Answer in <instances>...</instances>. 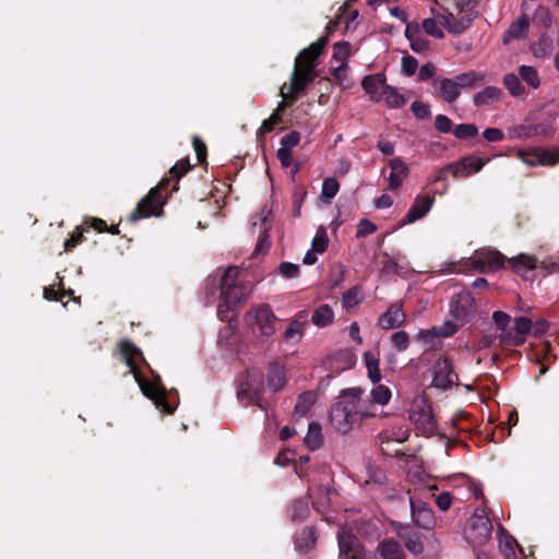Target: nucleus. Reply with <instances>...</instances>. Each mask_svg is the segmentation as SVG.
Instances as JSON below:
<instances>
[{
    "instance_id": "obj_1",
    "label": "nucleus",
    "mask_w": 559,
    "mask_h": 559,
    "mask_svg": "<svg viewBox=\"0 0 559 559\" xmlns=\"http://www.w3.org/2000/svg\"><path fill=\"white\" fill-rule=\"evenodd\" d=\"M328 43V36L320 37L317 41L304 49L295 60L294 71L289 83L281 87L283 100L278 104L274 114L281 118V114L288 105L295 102L298 94L302 93L313 81L316 60L321 55Z\"/></svg>"
},
{
    "instance_id": "obj_2",
    "label": "nucleus",
    "mask_w": 559,
    "mask_h": 559,
    "mask_svg": "<svg viewBox=\"0 0 559 559\" xmlns=\"http://www.w3.org/2000/svg\"><path fill=\"white\" fill-rule=\"evenodd\" d=\"M362 394L360 388L346 389L341 400L332 407L331 423L341 433H347L359 419L376 416L362 399Z\"/></svg>"
},
{
    "instance_id": "obj_3",
    "label": "nucleus",
    "mask_w": 559,
    "mask_h": 559,
    "mask_svg": "<svg viewBox=\"0 0 559 559\" xmlns=\"http://www.w3.org/2000/svg\"><path fill=\"white\" fill-rule=\"evenodd\" d=\"M238 267L229 266L222 276V292L217 314L221 320L228 321V326L222 330L219 334V342H223L224 337L235 334L236 326L231 324L229 312L234 311L250 294V289L238 282Z\"/></svg>"
},
{
    "instance_id": "obj_4",
    "label": "nucleus",
    "mask_w": 559,
    "mask_h": 559,
    "mask_svg": "<svg viewBox=\"0 0 559 559\" xmlns=\"http://www.w3.org/2000/svg\"><path fill=\"white\" fill-rule=\"evenodd\" d=\"M277 318L266 304L252 306L243 316L245 329L252 345L267 343L276 331Z\"/></svg>"
},
{
    "instance_id": "obj_5",
    "label": "nucleus",
    "mask_w": 559,
    "mask_h": 559,
    "mask_svg": "<svg viewBox=\"0 0 559 559\" xmlns=\"http://www.w3.org/2000/svg\"><path fill=\"white\" fill-rule=\"evenodd\" d=\"M120 353L126 364L130 367L129 372L133 374L142 393L150 400L154 401L156 407L162 412L167 414L173 413L174 409L166 402V392L159 383L157 381H147L140 376L136 368V361L142 358V353L128 341H123L120 344Z\"/></svg>"
},
{
    "instance_id": "obj_6",
    "label": "nucleus",
    "mask_w": 559,
    "mask_h": 559,
    "mask_svg": "<svg viewBox=\"0 0 559 559\" xmlns=\"http://www.w3.org/2000/svg\"><path fill=\"white\" fill-rule=\"evenodd\" d=\"M264 392V374L259 368H250L240 376L237 386V399L245 405H255L264 408L262 396Z\"/></svg>"
},
{
    "instance_id": "obj_7",
    "label": "nucleus",
    "mask_w": 559,
    "mask_h": 559,
    "mask_svg": "<svg viewBox=\"0 0 559 559\" xmlns=\"http://www.w3.org/2000/svg\"><path fill=\"white\" fill-rule=\"evenodd\" d=\"M408 418L421 435L431 436L437 431V420L425 395L413 399L408 408Z\"/></svg>"
},
{
    "instance_id": "obj_8",
    "label": "nucleus",
    "mask_w": 559,
    "mask_h": 559,
    "mask_svg": "<svg viewBox=\"0 0 559 559\" xmlns=\"http://www.w3.org/2000/svg\"><path fill=\"white\" fill-rule=\"evenodd\" d=\"M492 533V525L484 509H476L467 521L465 536L473 545L486 544Z\"/></svg>"
},
{
    "instance_id": "obj_9",
    "label": "nucleus",
    "mask_w": 559,
    "mask_h": 559,
    "mask_svg": "<svg viewBox=\"0 0 559 559\" xmlns=\"http://www.w3.org/2000/svg\"><path fill=\"white\" fill-rule=\"evenodd\" d=\"M475 2L476 0H457L456 7L460 10V13H463V16L456 19L452 13L447 12L445 14L440 15L443 26L453 34L464 32L475 17V13L473 12Z\"/></svg>"
},
{
    "instance_id": "obj_10",
    "label": "nucleus",
    "mask_w": 559,
    "mask_h": 559,
    "mask_svg": "<svg viewBox=\"0 0 559 559\" xmlns=\"http://www.w3.org/2000/svg\"><path fill=\"white\" fill-rule=\"evenodd\" d=\"M168 182V179L162 180L155 189H152L150 193L140 201L135 211L130 215V219L134 222L152 215H159V210L165 202L159 191L163 190Z\"/></svg>"
},
{
    "instance_id": "obj_11",
    "label": "nucleus",
    "mask_w": 559,
    "mask_h": 559,
    "mask_svg": "<svg viewBox=\"0 0 559 559\" xmlns=\"http://www.w3.org/2000/svg\"><path fill=\"white\" fill-rule=\"evenodd\" d=\"M516 155L528 166L551 167L559 163V148L534 147L526 151L520 150Z\"/></svg>"
},
{
    "instance_id": "obj_12",
    "label": "nucleus",
    "mask_w": 559,
    "mask_h": 559,
    "mask_svg": "<svg viewBox=\"0 0 559 559\" xmlns=\"http://www.w3.org/2000/svg\"><path fill=\"white\" fill-rule=\"evenodd\" d=\"M504 257L497 250L484 248L469 258L473 267L481 273L496 272L504 265Z\"/></svg>"
},
{
    "instance_id": "obj_13",
    "label": "nucleus",
    "mask_w": 559,
    "mask_h": 559,
    "mask_svg": "<svg viewBox=\"0 0 559 559\" xmlns=\"http://www.w3.org/2000/svg\"><path fill=\"white\" fill-rule=\"evenodd\" d=\"M338 547L341 556L346 559H374L365 552L357 538L344 528L338 533Z\"/></svg>"
},
{
    "instance_id": "obj_14",
    "label": "nucleus",
    "mask_w": 559,
    "mask_h": 559,
    "mask_svg": "<svg viewBox=\"0 0 559 559\" xmlns=\"http://www.w3.org/2000/svg\"><path fill=\"white\" fill-rule=\"evenodd\" d=\"M308 312L305 310L298 311L287 323L284 332L283 338L286 343L296 345L298 344L304 335L305 330L308 324Z\"/></svg>"
},
{
    "instance_id": "obj_15",
    "label": "nucleus",
    "mask_w": 559,
    "mask_h": 559,
    "mask_svg": "<svg viewBox=\"0 0 559 559\" xmlns=\"http://www.w3.org/2000/svg\"><path fill=\"white\" fill-rule=\"evenodd\" d=\"M474 311L473 298L468 292L459 293L450 305V313L460 324H464Z\"/></svg>"
},
{
    "instance_id": "obj_16",
    "label": "nucleus",
    "mask_w": 559,
    "mask_h": 559,
    "mask_svg": "<svg viewBox=\"0 0 559 559\" xmlns=\"http://www.w3.org/2000/svg\"><path fill=\"white\" fill-rule=\"evenodd\" d=\"M456 379L448 359L440 358L436 361L432 379L433 386L445 390L454 384Z\"/></svg>"
},
{
    "instance_id": "obj_17",
    "label": "nucleus",
    "mask_w": 559,
    "mask_h": 559,
    "mask_svg": "<svg viewBox=\"0 0 559 559\" xmlns=\"http://www.w3.org/2000/svg\"><path fill=\"white\" fill-rule=\"evenodd\" d=\"M492 319L497 329L500 331L499 344L519 346L523 343L522 337L512 336V333L508 330L511 320L509 314L502 311H496L492 314Z\"/></svg>"
},
{
    "instance_id": "obj_18",
    "label": "nucleus",
    "mask_w": 559,
    "mask_h": 559,
    "mask_svg": "<svg viewBox=\"0 0 559 559\" xmlns=\"http://www.w3.org/2000/svg\"><path fill=\"white\" fill-rule=\"evenodd\" d=\"M435 202V198L429 194H419L416 197L413 205L409 207L406 216L405 223H414L420 218H423L432 207Z\"/></svg>"
},
{
    "instance_id": "obj_19",
    "label": "nucleus",
    "mask_w": 559,
    "mask_h": 559,
    "mask_svg": "<svg viewBox=\"0 0 559 559\" xmlns=\"http://www.w3.org/2000/svg\"><path fill=\"white\" fill-rule=\"evenodd\" d=\"M485 164L486 160L481 158L466 157L455 164L449 165V169H451L454 177L464 178L474 173H478Z\"/></svg>"
},
{
    "instance_id": "obj_20",
    "label": "nucleus",
    "mask_w": 559,
    "mask_h": 559,
    "mask_svg": "<svg viewBox=\"0 0 559 559\" xmlns=\"http://www.w3.org/2000/svg\"><path fill=\"white\" fill-rule=\"evenodd\" d=\"M404 321L405 314L403 312V305L396 302L379 318L378 325L384 330H390L401 326Z\"/></svg>"
},
{
    "instance_id": "obj_21",
    "label": "nucleus",
    "mask_w": 559,
    "mask_h": 559,
    "mask_svg": "<svg viewBox=\"0 0 559 559\" xmlns=\"http://www.w3.org/2000/svg\"><path fill=\"white\" fill-rule=\"evenodd\" d=\"M385 76L383 74L367 75L362 80V88L369 98L373 102H380L386 88Z\"/></svg>"
},
{
    "instance_id": "obj_22",
    "label": "nucleus",
    "mask_w": 559,
    "mask_h": 559,
    "mask_svg": "<svg viewBox=\"0 0 559 559\" xmlns=\"http://www.w3.org/2000/svg\"><path fill=\"white\" fill-rule=\"evenodd\" d=\"M510 264L513 271L524 278H530L531 273L537 267L535 258L524 253L511 259Z\"/></svg>"
},
{
    "instance_id": "obj_23",
    "label": "nucleus",
    "mask_w": 559,
    "mask_h": 559,
    "mask_svg": "<svg viewBox=\"0 0 559 559\" xmlns=\"http://www.w3.org/2000/svg\"><path fill=\"white\" fill-rule=\"evenodd\" d=\"M391 174L389 176V183L391 189H397L404 179L408 176L407 165L399 157L389 160Z\"/></svg>"
},
{
    "instance_id": "obj_24",
    "label": "nucleus",
    "mask_w": 559,
    "mask_h": 559,
    "mask_svg": "<svg viewBox=\"0 0 559 559\" xmlns=\"http://www.w3.org/2000/svg\"><path fill=\"white\" fill-rule=\"evenodd\" d=\"M411 508L413 520L418 525L428 527L432 524V512L425 502L411 498Z\"/></svg>"
},
{
    "instance_id": "obj_25",
    "label": "nucleus",
    "mask_w": 559,
    "mask_h": 559,
    "mask_svg": "<svg viewBox=\"0 0 559 559\" xmlns=\"http://www.w3.org/2000/svg\"><path fill=\"white\" fill-rule=\"evenodd\" d=\"M459 325L461 324L456 321H447L438 328H432L431 330H421L418 333V338L430 342L435 336L449 337L457 331Z\"/></svg>"
},
{
    "instance_id": "obj_26",
    "label": "nucleus",
    "mask_w": 559,
    "mask_h": 559,
    "mask_svg": "<svg viewBox=\"0 0 559 559\" xmlns=\"http://www.w3.org/2000/svg\"><path fill=\"white\" fill-rule=\"evenodd\" d=\"M378 551L383 559H404L401 544L393 538H386L378 545Z\"/></svg>"
},
{
    "instance_id": "obj_27",
    "label": "nucleus",
    "mask_w": 559,
    "mask_h": 559,
    "mask_svg": "<svg viewBox=\"0 0 559 559\" xmlns=\"http://www.w3.org/2000/svg\"><path fill=\"white\" fill-rule=\"evenodd\" d=\"M502 91L497 86H486L474 95V104L477 107L491 105L500 100Z\"/></svg>"
},
{
    "instance_id": "obj_28",
    "label": "nucleus",
    "mask_w": 559,
    "mask_h": 559,
    "mask_svg": "<svg viewBox=\"0 0 559 559\" xmlns=\"http://www.w3.org/2000/svg\"><path fill=\"white\" fill-rule=\"evenodd\" d=\"M286 383V370L278 364H273L267 374V386L272 392H277Z\"/></svg>"
},
{
    "instance_id": "obj_29",
    "label": "nucleus",
    "mask_w": 559,
    "mask_h": 559,
    "mask_svg": "<svg viewBox=\"0 0 559 559\" xmlns=\"http://www.w3.org/2000/svg\"><path fill=\"white\" fill-rule=\"evenodd\" d=\"M334 320V311L329 305L319 306L312 317L311 321L317 328H325Z\"/></svg>"
},
{
    "instance_id": "obj_30",
    "label": "nucleus",
    "mask_w": 559,
    "mask_h": 559,
    "mask_svg": "<svg viewBox=\"0 0 559 559\" xmlns=\"http://www.w3.org/2000/svg\"><path fill=\"white\" fill-rule=\"evenodd\" d=\"M459 88L473 87L486 80V75L480 72L469 71L464 72L454 78Z\"/></svg>"
},
{
    "instance_id": "obj_31",
    "label": "nucleus",
    "mask_w": 559,
    "mask_h": 559,
    "mask_svg": "<svg viewBox=\"0 0 559 559\" xmlns=\"http://www.w3.org/2000/svg\"><path fill=\"white\" fill-rule=\"evenodd\" d=\"M528 28V20L526 16H520L513 24L510 25L503 35V43H509L512 39L520 38Z\"/></svg>"
},
{
    "instance_id": "obj_32",
    "label": "nucleus",
    "mask_w": 559,
    "mask_h": 559,
    "mask_svg": "<svg viewBox=\"0 0 559 559\" xmlns=\"http://www.w3.org/2000/svg\"><path fill=\"white\" fill-rule=\"evenodd\" d=\"M316 400L317 394L312 391L301 393L298 396L297 403L295 405V415L306 416L314 405Z\"/></svg>"
},
{
    "instance_id": "obj_33",
    "label": "nucleus",
    "mask_w": 559,
    "mask_h": 559,
    "mask_svg": "<svg viewBox=\"0 0 559 559\" xmlns=\"http://www.w3.org/2000/svg\"><path fill=\"white\" fill-rule=\"evenodd\" d=\"M376 384L377 385L371 390V393H370L371 403L366 401L367 405H369L370 408L373 404L386 405L392 397V392L386 385L379 384V383H376Z\"/></svg>"
},
{
    "instance_id": "obj_34",
    "label": "nucleus",
    "mask_w": 559,
    "mask_h": 559,
    "mask_svg": "<svg viewBox=\"0 0 559 559\" xmlns=\"http://www.w3.org/2000/svg\"><path fill=\"white\" fill-rule=\"evenodd\" d=\"M439 91L442 98L449 103L454 102L460 95V88L454 79L441 80L439 83Z\"/></svg>"
},
{
    "instance_id": "obj_35",
    "label": "nucleus",
    "mask_w": 559,
    "mask_h": 559,
    "mask_svg": "<svg viewBox=\"0 0 559 559\" xmlns=\"http://www.w3.org/2000/svg\"><path fill=\"white\" fill-rule=\"evenodd\" d=\"M364 358L368 371V378L371 380L372 383H379L381 380L379 358L371 352L365 353Z\"/></svg>"
},
{
    "instance_id": "obj_36",
    "label": "nucleus",
    "mask_w": 559,
    "mask_h": 559,
    "mask_svg": "<svg viewBox=\"0 0 559 559\" xmlns=\"http://www.w3.org/2000/svg\"><path fill=\"white\" fill-rule=\"evenodd\" d=\"M445 13L447 12H444V14ZM440 15H443V13H438L436 17L425 19L423 21V28L425 33L439 39L444 37V33L442 28L439 26V24L443 26V24L441 23L442 20L440 19Z\"/></svg>"
},
{
    "instance_id": "obj_37",
    "label": "nucleus",
    "mask_w": 559,
    "mask_h": 559,
    "mask_svg": "<svg viewBox=\"0 0 559 559\" xmlns=\"http://www.w3.org/2000/svg\"><path fill=\"white\" fill-rule=\"evenodd\" d=\"M381 100H383L391 108H399L405 105V97L392 86H386Z\"/></svg>"
},
{
    "instance_id": "obj_38",
    "label": "nucleus",
    "mask_w": 559,
    "mask_h": 559,
    "mask_svg": "<svg viewBox=\"0 0 559 559\" xmlns=\"http://www.w3.org/2000/svg\"><path fill=\"white\" fill-rule=\"evenodd\" d=\"M521 79L532 88H537L540 85V79L535 68L530 66H521L519 68Z\"/></svg>"
},
{
    "instance_id": "obj_39",
    "label": "nucleus",
    "mask_w": 559,
    "mask_h": 559,
    "mask_svg": "<svg viewBox=\"0 0 559 559\" xmlns=\"http://www.w3.org/2000/svg\"><path fill=\"white\" fill-rule=\"evenodd\" d=\"M306 445L311 449H318L322 443L321 427L318 424H310L305 437Z\"/></svg>"
},
{
    "instance_id": "obj_40",
    "label": "nucleus",
    "mask_w": 559,
    "mask_h": 559,
    "mask_svg": "<svg viewBox=\"0 0 559 559\" xmlns=\"http://www.w3.org/2000/svg\"><path fill=\"white\" fill-rule=\"evenodd\" d=\"M342 12L337 15L336 23H344L346 29L353 27V23L358 17V11L350 7V1L345 3L341 9Z\"/></svg>"
},
{
    "instance_id": "obj_41",
    "label": "nucleus",
    "mask_w": 559,
    "mask_h": 559,
    "mask_svg": "<svg viewBox=\"0 0 559 559\" xmlns=\"http://www.w3.org/2000/svg\"><path fill=\"white\" fill-rule=\"evenodd\" d=\"M503 85L512 96H520L524 93L520 79L514 73H509L503 78Z\"/></svg>"
},
{
    "instance_id": "obj_42",
    "label": "nucleus",
    "mask_w": 559,
    "mask_h": 559,
    "mask_svg": "<svg viewBox=\"0 0 559 559\" xmlns=\"http://www.w3.org/2000/svg\"><path fill=\"white\" fill-rule=\"evenodd\" d=\"M352 55L350 45L346 41H340L334 44V52L331 62H345L347 63L348 58Z\"/></svg>"
},
{
    "instance_id": "obj_43",
    "label": "nucleus",
    "mask_w": 559,
    "mask_h": 559,
    "mask_svg": "<svg viewBox=\"0 0 559 559\" xmlns=\"http://www.w3.org/2000/svg\"><path fill=\"white\" fill-rule=\"evenodd\" d=\"M316 543L314 532L311 528H305L296 538V546L300 550H308Z\"/></svg>"
},
{
    "instance_id": "obj_44",
    "label": "nucleus",
    "mask_w": 559,
    "mask_h": 559,
    "mask_svg": "<svg viewBox=\"0 0 559 559\" xmlns=\"http://www.w3.org/2000/svg\"><path fill=\"white\" fill-rule=\"evenodd\" d=\"M328 243L329 239L326 230L323 227H320L312 239L311 249L314 252L322 253L326 250Z\"/></svg>"
},
{
    "instance_id": "obj_45",
    "label": "nucleus",
    "mask_w": 559,
    "mask_h": 559,
    "mask_svg": "<svg viewBox=\"0 0 559 559\" xmlns=\"http://www.w3.org/2000/svg\"><path fill=\"white\" fill-rule=\"evenodd\" d=\"M364 294L361 290L358 287H354L344 294L342 304L344 308H353L360 304Z\"/></svg>"
},
{
    "instance_id": "obj_46",
    "label": "nucleus",
    "mask_w": 559,
    "mask_h": 559,
    "mask_svg": "<svg viewBox=\"0 0 559 559\" xmlns=\"http://www.w3.org/2000/svg\"><path fill=\"white\" fill-rule=\"evenodd\" d=\"M552 47V40L549 37H542L537 43L533 44L532 51L535 57L543 58L549 55Z\"/></svg>"
},
{
    "instance_id": "obj_47",
    "label": "nucleus",
    "mask_w": 559,
    "mask_h": 559,
    "mask_svg": "<svg viewBox=\"0 0 559 559\" xmlns=\"http://www.w3.org/2000/svg\"><path fill=\"white\" fill-rule=\"evenodd\" d=\"M405 35L411 43V48L416 52H423L428 48V41L421 38H415L413 36L412 26H407L405 31Z\"/></svg>"
},
{
    "instance_id": "obj_48",
    "label": "nucleus",
    "mask_w": 559,
    "mask_h": 559,
    "mask_svg": "<svg viewBox=\"0 0 559 559\" xmlns=\"http://www.w3.org/2000/svg\"><path fill=\"white\" fill-rule=\"evenodd\" d=\"M330 71L335 81L343 83L348 74L347 63L332 62Z\"/></svg>"
},
{
    "instance_id": "obj_49",
    "label": "nucleus",
    "mask_w": 559,
    "mask_h": 559,
    "mask_svg": "<svg viewBox=\"0 0 559 559\" xmlns=\"http://www.w3.org/2000/svg\"><path fill=\"white\" fill-rule=\"evenodd\" d=\"M531 328V320L525 317H520L514 322L515 334H512V336L522 337L524 340V335L530 332Z\"/></svg>"
},
{
    "instance_id": "obj_50",
    "label": "nucleus",
    "mask_w": 559,
    "mask_h": 559,
    "mask_svg": "<svg viewBox=\"0 0 559 559\" xmlns=\"http://www.w3.org/2000/svg\"><path fill=\"white\" fill-rule=\"evenodd\" d=\"M340 185L335 178H326L322 185V194L326 199H332L338 192Z\"/></svg>"
},
{
    "instance_id": "obj_51",
    "label": "nucleus",
    "mask_w": 559,
    "mask_h": 559,
    "mask_svg": "<svg viewBox=\"0 0 559 559\" xmlns=\"http://www.w3.org/2000/svg\"><path fill=\"white\" fill-rule=\"evenodd\" d=\"M477 132H478L477 128L474 124H469V123L459 124L454 130V134L459 139L473 138L474 135L477 134Z\"/></svg>"
},
{
    "instance_id": "obj_52",
    "label": "nucleus",
    "mask_w": 559,
    "mask_h": 559,
    "mask_svg": "<svg viewBox=\"0 0 559 559\" xmlns=\"http://www.w3.org/2000/svg\"><path fill=\"white\" fill-rule=\"evenodd\" d=\"M300 141V134L297 131H292L284 135L281 140L282 147L290 151L293 147L297 146Z\"/></svg>"
},
{
    "instance_id": "obj_53",
    "label": "nucleus",
    "mask_w": 559,
    "mask_h": 559,
    "mask_svg": "<svg viewBox=\"0 0 559 559\" xmlns=\"http://www.w3.org/2000/svg\"><path fill=\"white\" fill-rule=\"evenodd\" d=\"M392 343L399 350L406 349L409 343L408 334L404 331L395 332L392 335Z\"/></svg>"
},
{
    "instance_id": "obj_54",
    "label": "nucleus",
    "mask_w": 559,
    "mask_h": 559,
    "mask_svg": "<svg viewBox=\"0 0 559 559\" xmlns=\"http://www.w3.org/2000/svg\"><path fill=\"white\" fill-rule=\"evenodd\" d=\"M418 68L416 58L406 56L402 58V71L406 75H413Z\"/></svg>"
},
{
    "instance_id": "obj_55",
    "label": "nucleus",
    "mask_w": 559,
    "mask_h": 559,
    "mask_svg": "<svg viewBox=\"0 0 559 559\" xmlns=\"http://www.w3.org/2000/svg\"><path fill=\"white\" fill-rule=\"evenodd\" d=\"M280 272L286 278H293L298 275L299 265L289 262H283L280 265Z\"/></svg>"
},
{
    "instance_id": "obj_56",
    "label": "nucleus",
    "mask_w": 559,
    "mask_h": 559,
    "mask_svg": "<svg viewBox=\"0 0 559 559\" xmlns=\"http://www.w3.org/2000/svg\"><path fill=\"white\" fill-rule=\"evenodd\" d=\"M270 246H271L270 237L264 231L263 235L259 238V241L255 245V248H254V251L252 254L257 255V257L260 254H264L269 250Z\"/></svg>"
},
{
    "instance_id": "obj_57",
    "label": "nucleus",
    "mask_w": 559,
    "mask_h": 559,
    "mask_svg": "<svg viewBox=\"0 0 559 559\" xmlns=\"http://www.w3.org/2000/svg\"><path fill=\"white\" fill-rule=\"evenodd\" d=\"M405 546L413 554H419L423 551V544L416 535L404 537Z\"/></svg>"
},
{
    "instance_id": "obj_58",
    "label": "nucleus",
    "mask_w": 559,
    "mask_h": 559,
    "mask_svg": "<svg viewBox=\"0 0 559 559\" xmlns=\"http://www.w3.org/2000/svg\"><path fill=\"white\" fill-rule=\"evenodd\" d=\"M435 127L440 132L448 133L452 128V121L447 116L439 115L436 117Z\"/></svg>"
},
{
    "instance_id": "obj_59",
    "label": "nucleus",
    "mask_w": 559,
    "mask_h": 559,
    "mask_svg": "<svg viewBox=\"0 0 559 559\" xmlns=\"http://www.w3.org/2000/svg\"><path fill=\"white\" fill-rule=\"evenodd\" d=\"M377 229L376 225L367 219L360 221L357 229V237H365L374 233Z\"/></svg>"
},
{
    "instance_id": "obj_60",
    "label": "nucleus",
    "mask_w": 559,
    "mask_h": 559,
    "mask_svg": "<svg viewBox=\"0 0 559 559\" xmlns=\"http://www.w3.org/2000/svg\"><path fill=\"white\" fill-rule=\"evenodd\" d=\"M190 168V164L188 159L179 160L170 170L171 175L179 179L182 177Z\"/></svg>"
},
{
    "instance_id": "obj_61",
    "label": "nucleus",
    "mask_w": 559,
    "mask_h": 559,
    "mask_svg": "<svg viewBox=\"0 0 559 559\" xmlns=\"http://www.w3.org/2000/svg\"><path fill=\"white\" fill-rule=\"evenodd\" d=\"M499 543L500 547L503 549L507 556L513 555V538L506 536L504 533L501 531L499 536Z\"/></svg>"
},
{
    "instance_id": "obj_62",
    "label": "nucleus",
    "mask_w": 559,
    "mask_h": 559,
    "mask_svg": "<svg viewBox=\"0 0 559 559\" xmlns=\"http://www.w3.org/2000/svg\"><path fill=\"white\" fill-rule=\"evenodd\" d=\"M484 138L489 142H499L502 141L504 135L500 129L497 128H488L483 133Z\"/></svg>"
},
{
    "instance_id": "obj_63",
    "label": "nucleus",
    "mask_w": 559,
    "mask_h": 559,
    "mask_svg": "<svg viewBox=\"0 0 559 559\" xmlns=\"http://www.w3.org/2000/svg\"><path fill=\"white\" fill-rule=\"evenodd\" d=\"M412 110L417 118L424 119L429 116L430 110L428 105L420 102H414L412 104Z\"/></svg>"
},
{
    "instance_id": "obj_64",
    "label": "nucleus",
    "mask_w": 559,
    "mask_h": 559,
    "mask_svg": "<svg viewBox=\"0 0 559 559\" xmlns=\"http://www.w3.org/2000/svg\"><path fill=\"white\" fill-rule=\"evenodd\" d=\"M436 503L440 510L447 511L452 503V497L449 492H441L436 497Z\"/></svg>"
}]
</instances>
